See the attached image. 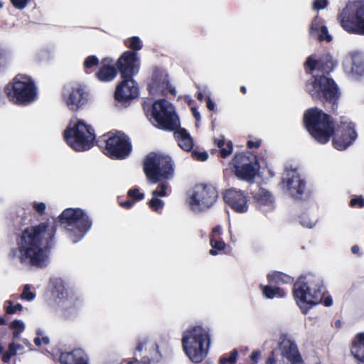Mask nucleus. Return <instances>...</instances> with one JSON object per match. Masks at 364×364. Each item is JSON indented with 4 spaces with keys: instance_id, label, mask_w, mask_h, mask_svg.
Instances as JSON below:
<instances>
[{
    "instance_id": "64",
    "label": "nucleus",
    "mask_w": 364,
    "mask_h": 364,
    "mask_svg": "<svg viewBox=\"0 0 364 364\" xmlns=\"http://www.w3.org/2000/svg\"><path fill=\"white\" fill-rule=\"evenodd\" d=\"M3 6H4V3H3V2H1V1H0V9H1V8H3Z\"/></svg>"
},
{
    "instance_id": "34",
    "label": "nucleus",
    "mask_w": 364,
    "mask_h": 364,
    "mask_svg": "<svg viewBox=\"0 0 364 364\" xmlns=\"http://www.w3.org/2000/svg\"><path fill=\"white\" fill-rule=\"evenodd\" d=\"M300 224L306 228H314L318 221V218L313 212H305L299 217Z\"/></svg>"
},
{
    "instance_id": "20",
    "label": "nucleus",
    "mask_w": 364,
    "mask_h": 364,
    "mask_svg": "<svg viewBox=\"0 0 364 364\" xmlns=\"http://www.w3.org/2000/svg\"><path fill=\"white\" fill-rule=\"evenodd\" d=\"M343 71L352 76L364 75V53L351 51L348 53L342 61Z\"/></svg>"
},
{
    "instance_id": "17",
    "label": "nucleus",
    "mask_w": 364,
    "mask_h": 364,
    "mask_svg": "<svg viewBox=\"0 0 364 364\" xmlns=\"http://www.w3.org/2000/svg\"><path fill=\"white\" fill-rule=\"evenodd\" d=\"M282 183L283 189L293 197L299 198L304 192L305 183L296 169L285 170Z\"/></svg>"
},
{
    "instance_id": "33",
    "label": "nucleus",
    "mask_w": 364,
    "mask_h": 364,
    "mask_svg": "<svg viewBox=\"0 0 364 364\" xmlns=\"http://www.w3.org/2000/svg\"><path fill=\"white\" fill-rule=\"evenodd\" d=\"M215 143L220 149V156L223 158H226L232 152V143L230 141L225 142L224 136H220L215 139Z\"/></svg>"
},
{
    "instance_id": "12",
    "label": "nucleus",
    "mask_w": 364,
    "mask_h": 364,
    "mask_svg": "<svg viewBox=\"0 0 364 364\" xmlns=\"http://www.w3.org/2000/svg\"><path fill=\"white\" fill-rule=\"evenodd\" d=\"M218 193L211 186H196L188 193V203L193 211H201L210 208L216 202Z\"/></svg>"
},
{
    "instance_id": "9",
    "label": "nucleus",
    "mask_w": 364,
    "mask_h": 364,
    "mask_svg": "<svg viewBox=\"0 0 364 364\" xmlns=\"http://www.w3.org/2000/svg\"><path fill=\"white\" fill-rule=\"evenodd\" d=\"M144 170L147 179L156 183L162 178L168 179L173 173L171 159L164 154L150 153L144 163Z\"/></svg>"
},
{
    "instance_id": "28",
    "label": "nucleus",
    "mask_w": 364,
    "mask_h": 364,
    "mask_svg": "<svg viewBox=\"0 0 364 364\" xmlns=\"http://www.w3.org/2000/svg\"><path fill=\"white\" fill-rule=\"evenodd\" d=\"M310 35L320 41L330 42L332 39L323 21L318 17H316L311 22Z\"/></svg>"
},
{
    "instance_id": "51",
    "label": "nucleus",
    "mask_w": 364,
    "mask_h": 364,
    "mask_svg": "<svg viewBox=\"0 0 364 364\" xmlns=\"http://www.w3.org/2000/svg\"><path fill=\"white\" fill-rule=\"evenodd\" d=\"M193 156L194 159H196L198 161H205L208 159V155L206 152H197L194 151L193 152Z\"/></svg>"
},
{
    "instance_id": "22",
    "label": "nucleus",
    "mask_w": 364,
    "mask_h": 364,
    "mask_svg": "<svg viewBox=\"0 0 364 364\" xmlns=\"http://www.w3.org/2000/svg\"><path fill=\"white\" fill-rule=\"evenodd\" d=\"M122 80L116 87L114 96L119 102H126L138 95V87L132 77H122Z\"/></svg>"
},
{
    "instance_id": "16",
    "label": "nucleus",
    "mask_w": 364,
    "mask_h": 364,
    "mask_svg": "<svg viewBox=\"0 0 364 364\" xmlns=\"http://www.w3.org/2000/svg\"><path fill=\"white\" fill-rule=\"evenodd\" d=\"M53 294L58 299V305L64 311L65 316H70L78 308L80 299L78 294L63 284L56 285Z\"/></svg>"
},
{
    "instance_id": "29",
    "label": "nucleus",
    "mask_w": 364,
    "mask_h": 364,
    "mask_svg": "<svg viewBox=\"0 0 364 364\" xmlns=\"http://www.w3.org/2000/svg\"><path fill=\"white\" fill-rule=\"evenodd\" d=\"M350 352L360 364H364V333L356 335L353 341Z\"/></svg>"
},
{
    "instance_id": "26",
    "label": "nucleus",
    "mask_w": 364,
    "mask_h": 364,
    "mask_svg": "<svg viewBox=\"0 0 364 364\" xmlns=\"http://www.w3.org/2000/svg\"><path fill=\"white\" fill-rule=\"evenodd\" d=\"M254 198L259 208L264 212L270 211L275 207L274 196L264 188H259L255 194Z\"/></svg>"
},
{
    "instance_id": "5",
    "label": "nucleus",
    "mask_w": 364,
    "mask_h": 364,
    "mask_svg": "<svg viewBox=\"0 0 364 364\" xmlns=\"http://www.w3.org/2000/svg\"><path fill=\"white\" fill-rule=\"evenodd\" d=\"M325 294L326 288L322 281L313 275L301 277L294 284V299L304 314L320 304Z\"/></svg>"
},
{
    "instance_id": "45",
    "label": "nucleus",
    "mask_w": 364,
    "mask_h": 364,
    "mask_svg": "<svg viewBox=\"0 0 364 364\" xmlns=\"http://www.w3.org/2000/svg\"><path fill=\"white\" fill-rule=\"evenodd\" d=\"M98 63H99L98 58L95 55H92V56L87 57L85 59V60L84 62V66L85 68H90L92 66L97 65Z\"/></svg>"
},
{
    "instance_id": "4",
    "label": "nucleus",
    "mask_w": 364,
    "mask_h": 364,
    "mask_svg": "<svg viewBox=\"0 0 364 364\" xmlns=\"http://www.w3.org/2000/svg\"><path fill=\"white\" fill-rule=\"evenodd\" d=\"M211 336L208 328L193 326L186 328L181 335V346L188 359L194 363H201L208 355Z\"/></svg>"
},
{
    "instance_id": "52",
    "label": "nucleus",
    "mask_w": 364,
    "mask_h": 364,
    "mask_svg": "<svg viewBox=\"0 0 364 364\" xmlns=\"http://www.w3.org/2000/svg\"><path fill=\"white\" fill-rule=\"evenodd\" d=\"M261 357V352L259 350H255L250 355V360L253 363H257L259 359Z\"/></svg>"
},
{
    "instance_id": "11",
    "label": "nucleus",
    "mask_w": 364,
    "mask_h": 364,
    "mask_svg": "<svg viewBox=\"0 0 364 364\" xmlns=\"http://www.w3.org/2000/svg\"><path fill=\"white\" fill-rule=\"evenodd\" d=\"M342 27L349 33L364 34V3L350 2L339 16Z\"/></svg>"
},
{
    "instance_id": "32",
    "label": "nucleus",
    "mask_w": 364,
    "mask_h": 364,
    "mask_svg": "<svg viewBox=\"0 0 364 364\" xmlns=\"http://www.w3.org/2000/svg\"><path fill=\"white\" fill-rule=\"evenodd\" d=\"M267 279L271 284H285L293 282V278L281 272L272 271L267 274Z\"/></svg>"
},
{
    "instance_id": "61",
    "label": "nucleus",
    "mask_w": 364,
    "mask_h": 364,
    "mask_svg": "<svg viewBox=\"0 0 364 364\" xmlns=\"http://www.w3.org/2000/svg\"><path fill=\"white\" fill-rule=\"evenodd\" d=\"M198 99L202 100L203 99V95L201 92L198 94Z\"/></svg>"
},
{
    "instance_id": "37",
    "label": "nucleus",
    "mask_w": 364,
    "mask_h": 364,
    "mask_svg": "<svg viewBox=\"0 0 364 364\" xmlns=\"http://www.w3.org/2000/svg\"><path fill=\"white\" fill-rule=\"evenodd\" d=\"M125 45L132 50L133 52L139 51L142 48V42L138 36H133L124 41Z\"/></svg>"
},
{
    "instance_id": "42",
    "label": "nucleus",
    "mask_w": 364,
    "mask_h": 364,
    "mask_svg": "<svg viewBox=\"0 0 364 364\" xmlns=\"http://www.w3.org/2000/svg\"><path fill=\"white\" fill-rule=\"evenodd\" d=\"M168 188V183L164 182L161 183L158 188L152 192L153 196H166V189Z\"/></svg>"
},
{
    "instance_id": "58",
    "label": "nucleus",
    "mask_w": 364,
    "mask_h": 364,
    "mask_svg": "<svg viewBox=\"0 0 364 364\" xmlns=\"http://www.w3.org/2000/svg\"><path fill=\"white\" fill-rule=\"evenodd\" d=\"M193 114L196 119L197 121H199L200 119V113L195 109L192 108Z\"/></svg>"
},
{
    "instance_id": "56",
    "label": "nucleus",
    "mask_w": 364,
    "mask_h": 364,
    "mask_svg": "<svg viewBox=\"0 0 364 364\" xmlns=\"http://www.w3.org/2000/svg\"><path fill=\"white\" fill-rule=\"evenodd\" d=\"M259 143L258 141H248L247 146L249 148L258 147Z\"/></svg>"
},
{
    "instance_id": "38",
    "label": "nucleus",
    "mask_w": 364,
    "mask_h": 364,
    "mask_svg": "<svg viewBox=\"0 0 364 364\" xmlns=\"http://www.w3.org/2000/svg\"><path fill=\"white\" fill-rule=\"evenodd\" d=\"M238 353L237 350H232L229 354H225L220 358V364H235Z\"/></svg>"
},
{
    "instance_id": "50",
    "label": "nucleus",
    "mask_w": 364,
    "mask_h": 364,
    "mask_svg": "<svg viewBox=\"0 0 364 364\" xmlns=\"http://www.w3.org/2000/svg\"><path fill=\"white\" fill-rule=\"evenodd\" d=\"M128 194L131 198H135L137 200H140L144 198V194L140 193L138 189H131L129 191Z\"/></svg>"
},
{
    "instance_id": "41",
    "label": "nucleus",
    "mask_w": 364,
    "mask_h": 364,
    "mask_svg": "<svg viewBox=\"0 0 364 364\" xmlns=\"http://www.w3.org/2000/svg\"><path fill=\"white\" fill-rule=\"evenodd\" d=\"M21 346L15 343H11L9 345L8 353L4 356V360L6 362L11 355H15L18 350H21Z\"/></svg>"
},
{
    "instance_id": "23",
    "label": "nucleus",
    "mask_w": 364,
    "mask_h": 364,
    "mask_svg": "<svg viewBox=\"0 0 364 364\" xmlns=\"http://www.w3.org/2000/svg\"><path fill=\"white\" fill-rule=\"evenodd\" d=\"M279 350L285 364H296L300 361L296 345L291 339L282 338L279 343Z\"/></svg>"
},
{
    "instance_id": "35",
    "label": "nucleus",
    "mask_w": 364,
    "mask_h": 364,
    "mask_svg": "<svg viewBox=\"0 0 364 364\" xmlns=\"http://www.w3.org/2000/svg\"><path fill=\"white\" fill-rule=\"evenodd\" d=\"M210 245L212 247L210 250L209 253L213 256H215L218 254V251L223 250L226 245L220 238H211L210 240Z\"/></svg>"
},
{
    "instance_id": "3",
    "label": "nucleus",
    "mask_w": 364,
    "mask_h": 364,
    "mask_svg": "<svg viewBox=\"0 0 364 364\" xmlns=\"http://www.w3.org/2000/svg\"><path fill=\"white\" fill-rule=\"evenodd\" d=\"M305 65L314 73L306 85L307 92L314 99L335 102L338 97L337 87L334 81L325 75L334 68L332 58L328 55L319 58L316 55H311Z\"/></svg>"
},
{
    "instance_id": "46",
    "label": "nucleus",
    "mask_w": 364,
    "mask_h": 364,
    "mask_svg": "<svg viewBox=\"0 0 364 364\" xmlns=\"http://www.w3.org/2000/svg\"><path fill=\"white\" fill-rule=\"evenodd\" d=\"M350 205L352 207H363L364 206V198L362 196H358L352 198L350 201Z\"/></svg>"
},
{
    "instance_id": "14",
    "label": "nucleus",
    "mask_w": 364,
    "mask_h": 364,
    "mask_svg": "<svg viewBox=\"0 0 364 364\" xmlns=\"http://www.w3.org/2000/svg\"><path fill=\"white\" fill-rule=\"evenodd\" d=\"M105 142L104 153L112 159H125L132 151L129 139L123 133H109Z\"/></svg>"
},
{
    "instance_id": "24",
    "label": "nucleus",
    "mask_w": 364,
    "mask_h": 364,
    "mask_svg": "<svg viewBox=\"0 0 364 364\" xmlns=\"http://www.w3.org/2000/svg\"><path fill=\"white\" fill-rule=\"evenodd\" d=\"M84 94L82 87H72L64 92L63 100L70 110H77L86 102Z\"/></svg>"
},
{
    "instance_id": "59",
    "label": "nucleus",
    "mask_w": 364,
    "mask_h": 364,
    "mask_svg": "<svg viewBox=\"0 0 364 364\" xmlns=\"http://www.w3.org/2000/svg\"><path fill=\"white\" fill-rule=\"evenodd\" d=\"M34 342L36 346H41L42 344V338H35Z\"/></svg>"
},
{
    "instance_id": "31",
    "label": "nucleus",
    "mask_w": 364,
    "mask_h": 364,
    "mask_svg": "<svg viewBox=\"0 0 364 364\" xmlns=\"http://www.w3.org/2000/svg\"><path fill=\"white\" fill-rule=\"evenodd\" d=\"M259 289L262 293V296L267 299L284 298L287 296V292L280 287L259 284Z\"/></svg>"
},
{
    "instance_id": "62",
    "label": "nucleus",
    "mask_w": 364,
    "mask_h": 364,
    "mask_svg": "<svg viewBox=\"0 0 364 364\" xmlns=\"http://www.w3.org/2000/svg\"><path fill=\"white\" fill-rule=\"evenodd\" d=\"M6 323V321L3 318H0V326L4 325Z\"/></svg>"
},
{
    "instance_id": "25",
    "label": "nucleus",
    "mask_w": 364,
    "mask_h": 364,
    "mask_svg": "<svg viewBox=\"0 0 364 364\" xmlns=\"http://www.w3.org/2000/svg\"><path fill=\"white\" fill-rule=\"evenodd\" d=\"M117 75V69L114 64V60L110 58L102 60L99 70L95 73L97 79L103 82L114 80Z\"/></svg>"
},
{
    "instance_id": "48",
    "label": "nucleus",
    "mask_w": 364,
    "mask_h": 364,
    "mask_svg": "<svg viewBox=\"0 0 364 364\" xmlns=\"http://www.w3.org/2000/svg\"><path fill=\"white\" fill-rule=\"evenodd\" d=\"M33 209L39 214H43L46 210V205L42 202H35L33 204Z\"/></svg>"
},
{
    "instance_id": "60",
    "label": "nucleus",
    "mask_w": 364,
    "mask_h": 364,
    "mask_svg": "<svg viewBox=\"0 0 364 364\" xmlns=\"http://www.w3.org/2000/svg\"><path fill=\"white\" fill-rule=\"evenodd\" d=\"M48 343H49L48 338H46V337H43L42 338V343L48 344Z\"/></svg>"
},
{
    "instance_id": "39",
    "label": "nucleus",
    "mask_w": 364,
    "mask_h": 364,
    "mask_svg": "<svg viewBox=\"0 0 364 364\" xmlns=\"http://www.w3.org/2000/svg\"><path fill=\"white\" fill-rule=\"evenodd\" d=\"M4 309L6 314H14L17 311H21L23 309V306L20 304L14 305L11 301H6L4 303Z\"/></svg>"
},
{
    "instance_id": "21",
    "label": "nucleus",
    "mask_w": 364,
    "mask_h": 364,
    "mask_svg": "<svg viewBox=\"0 0 364 364\" xmlns=\"http://www.w3.org/2000/svg\"><path fill=\"white\" fill-rule=\"evenodd\" d=\"M149 92L152 95H166L168 92L175 95L176 90L169 85L167 74L162 70L154 71L149 85Z\"/></svg>"
},
{
    "instance_id": "30",
    "label": "nucleus",
    "mask_w": 364,
    "mask_h": 364,
    "mask_svg": "<svg viewBox=\"0 0 364 364\" xmlns=\"http://www.w3.org/2000/svg\"><path fill=\"white\" fill-rule=\"evenodd\" d=\"M174 136L178 146L185 151H191L193 146V141L185 129L179 128L174 132Z\"/></svg>"
},
{
    "instance_id": "1",
    "label": "nucleus",
    "mask_w": 364,
    "mask_h": 364,
    "mask_svg": "<svg viewBox=\"0 0 364 364\" xmlns=\"http://www.w3.org/2000/svg\"><path fill=\"white\" fill-rule=\"evenodd\" d=\"M304 122L309 134L321 144H326L333 134V146L338 150L346 149L358 136L355 124L349 119L341 117L334 128L331 117L316 107L305 112Z\"/></svg>"
},
{
    "instance_id": "36",
    "label": "nucleus",
    "mask_w": 364,
    "mask_h": 364,
    "mask_svg": "<svg viewBox=\"0 0 364 364\" xmlns=\"http://www.w3.org/2000/svg\"><path fill=\"white\" fill-rule=\"evenodd\" d=\"M14 338H18L25 329V323L21 320H14L9 324Z\"/></svg>"
},
{
    "instance_id": "19",
    "label": "nucleus",
    "mask_w": 364,
    "mask_h": 364,
    "mask_svg": "<svg viewBox=\"0 0 364 364\" xmlns=\"http://www.w3.org/2000/svg\"><path fill=\"white\" fill-rule=\"evenodd\" d=\"M223 199L234 211L245 213L248 210V196L241 190L230 188L223 192Z\"/></svg>"
},
{
    "instance_id": "57",
    "label": "nucleus",
    "mask_w": 364,
    "mask_h": 364,
    "mask_svg": "<svg viewBox=\"0 0 364 364\" xmlns=\"http://www.w3.org/2000/svg\"><path fill=\"white\" fill-rule=\"evenodd\" d=\"M360 252V248L358 245H353L351 247V252L355 255H358Z\"/></svg>"
},
{
    "instance_id": "18",
    "label": "nucleus",
    "mask_w": 364,
    "mask_h": 364,
    "mask_svg": "<svg viewBox=\"0 0 364 364\" xmlns=\"http://www.w3.org/2000/svg\"><path fill=\"white\" fill-rule=\"evenodd\" d=\"M139 58L136 52L125 51L118 58L116 66L122 77H132L138 73Z\"/></svg>"
},
{
    "instance_id": "49",
    "label": "nucleus",
    "mask_w": 364,
    "mask_h": 364,
    "mask_svg": "<svg viewBox=\"0 0 364 364\" xmlns=\"http://www.w3.org/2000/svg\"><path fill=\"white\" fill-rule=\"evenodd\" d=\"M327 0H315L314 2V9L316 10L323 9L327 6Z\"/></svg>"
},
{
    "instance_id": "10",
    "label": "nucleus",
    "mask_w": 364,
    "mask_h": 364,
    "mask_svg": "<svg viewBox=\"0 0 364 364\" xmlns=\"http://www.w3.org/2000/svg\"><path fill=\"white\" fill-rule=\"evenodd\" d=\"M144 109L146 112L151 110L149 120L155 127L168 130H173L178 127V118L174 108L165 100L156 101L151 107L145 105Z\"/></svg>"
},
{
    "instance_id": "8",
    "label": "nucleus",
    "mask_w": 364,
    "mask_h": 364,
    "mask_svg": "<svg viewBox=\"0 0 364 364\" xmlns=\"http://www.w3.org/2000/svg\"><path fill=\"white\" fill-rule=\"evenodd\" d=\"M59 218L73 243L81 240L92 226L90 217L80 208H67L60 214Z\"/></svg>"
},
{
    "instance_id": "2",
    "label": "nucleus",
    "mask_w": 364,
    "mask_h": 364,
    "mask_svg": "<svg viewBox=\"0 0 364 364\" xmlns=\"http://www.w3.org/2000/svg\"><path fill=\"white\" fill-rule=\"evenodd\" d=\"M54 235V227L47 223L26 228L18 248L11 251L12 258L24 265L46 266L49 260L48 245Z\"/></svg>"
},
{
    "instance_id": "55",
    "label": "nucleus",
    "mask_w": 364,
    "mask_h": 364,
    "mask_svg": "<svg viewBox=\"0 0 364 364\" xmlns=\"http://www.w3.org/2000/svg\"><path fill=\"white\" fill-rule=\"evenodd\" d=\"M134 204V202H132L130 200H127L125 202H120L119 203V205L122 206V207H124L125 208H131Z\"/></svg>"
},
{
    "instance_id": "54",
    "label": "nucleus",
    "mask_w": 364,
    "mask_h": 364,
    "mask_svg": "<svg viewBox=\"0 0 364 364\" xmlns=\"http://www.w3.org/2000/svg\"><path fill=\"white\" fill-rule=\"evenodd\" d=\"M206 102H207V107L208 108V109H210V110H213V109H214V108H215V104H214V102L211 100V99L210 98V97H207Z\"/></svg>"
},
{
    "instance_id": "44",
    "label": "nucleus",
    "mask_w": 364,
    "mask_h": 364,
    "mask_svg": "<svg viewBox=\"0 0 364 364\" xmlns=\"http://www.w3.org/2000/svg\"><path fill=\"white\" fill-rule=\"evenodd\" d=\"M12 5L17 9H24L31 0H10Z\"/></svg>"
},
{
    "instance_id": "47",
    "label": "nucleus",
    "mask_w": 364,
    "mask_h": 364,
    "mask_svg": "<svg viewBox=\"0 0 364 364\" xmlns=\"http://www.w3.org/2000/svg\"><path fill=\"white\" fill-rule=\"evenodd\" d=\"M223 234L222 227L220 225H218L213 228L212 232L210 235V240L211 238H220Z\"/></svg>"
},
{
    "instance_id": "6",
    "label": "nucleus",
    "mask_w": 364,
    "mask_h": 364,
    "mask_svg": "<svg viewBox=\"0 0 364 364\" xmlns=\"http://www.w3.org/2000/svg\"><path fill=\"white\" fill-rule=\"evenodd\" d=\"M4 92L8 100L18 106H28L38 98V87L30 76L18 75L7 83Z\"/></svg>"
},
{
    "instance_id": "13",
    "label": "nucleus",
    "mask_w": 364,
    "mask_h": 364,
    "mask_svg": "<svg viewBox=\"0 0 364 364\" xmlns=\"http://www.w3.org/2000/svg\"><path fill=\"white\" fill-rule=\"evenodd\" d=\"M134 358L142 363L152 364L162 359L156 341L151 336H140L134 350Z\"/></svg>"
},
{
    "instance_id": "15",
    "label": "nucleus",
    "mask_w": 364,
    "mask_h": 364,
    "mask_svg": "<svg viewBox=\"0 0 364 364\" xmlns=\"http://www.w3.org/2000/svg\"><path fill=\"white\" fill-rule=\"evenodd\" d=\"M230 164L235 175L247 181L255 177L259 169L255 157L243 154H235Z\"/></svg>"
},
{
    "instance_id": "7",
    "label": "nucleus",
    "mask_w": 364,
    "mask_h": 364,
    "mask_svg": "<svg viewBox=\"0 0 364 364\" xmlns=\"http://www.w3.org/2000/svg\"><path fill=\"white\" fill-rule=\"evenodd\" d=\"M64 138L73 149L84 151L94 145L95 133L92 127L84 120L73 118L64 131Z\"/></svg>"
},
{
    "instance_id": "27",
    "label": "nucleus",
    "mask_w": 364,
    "mask_h": 364,
    "mask_svg": "<svg viewBox=\"0 0 364 364\" xmlns=\"http://www.w3.org/2000/svg\"><path fill=\"white\" fill-rule=\"evenodd\" d=\"M62 364H89L87 355L82 349L63 353L60 357Z\"/></svg>"
},
{
    "instance_id": "63",
    "label": "nucleus",
    "mask_w": 364,
    "mask_h": 364,
    "mask_svg": "<svg viewBox=\"0 0 364 364\" xmlns=\"http://www.w3.org/2000/svg\"><path fill=\"white\" fill-rule=\"evenodd\" d=\"M240 89H241V91L243 93H246L247 90H246V87L245 86H242Z\"/></svg>"
},
{
    "instance_id": "53",
    "label": "nucleus",
    "mask_w": 364,
    "mask_h": 364,
    "mask_svg": "<svg viewBox=\"0 0 364 364\" xmlns=\"http://www.w3.org/2000/svg\"><path fill=\"white\" fill-rule=\"evenodd\" d=\"M324 298L323 299V304L326 306H331L333 304V300H332V298L329 296H326V297H323Z\"/></svg>"
},
{
    "instance_id": "40",
    "label": "nucleus",
    "mask_w": 364,
    "mask_h": 364,
    "mask_svg": "<svg viewBox=\"0 0 364 364\" xmlns=\"http://www.w3.org/2000/svg\"><path fill=\"white\" fill-rule=\"evenodd\" d=\"M149 205L153 210L159 212L164 208V202L159 199L157 196H153L149 202Z\"/></svg>"
},
{
    "instance_id": "43",
    "label": "nucleus",
    "mask_w": 364,
    "mask_h": 364,
    "mask_svg": "<svg viewBox=\"0 0 364 364\" xmlns=\"http://www.w3.org/2000/svg\"><path fill=\"white\" fill-rule=\"evenodd\" d=\"M21 298L27 301H32L35 298V294L30 291L28 285H26L23 288V292L21 294Z\"/></svg>"
}]
</instances>
